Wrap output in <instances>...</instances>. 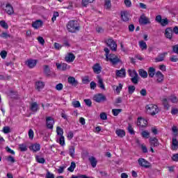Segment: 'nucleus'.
Returning a JSON list of instances; mask_svg holds the SVG:
<instances>
[{"label": "nucleus", "mask_w": 178, "mask_h": 178, "mask_svg": "<svg viewBox=\"0 0 178 178\" xmlns=\"http://www.w3.org/2000/svg\"><path fill=\"white\" fill-rule=\"evenodd\" d=\"M67 29L70 33H76V31H79V27L77 21H70L67 24Z\"/></svg>", "instance_id": "nucleus-1"}, {"label": "nucleus", "mask_w": 178, "mask_h": 178, "mask_svg": "<svg viewBox=\"0 0 178 178\" xmlns=\"http://www.w3.org/2000/svg\"><path fill=\"white\" fill-rule=\"evenodd\" d=\"M145 109L147 113H149L152 116H155L156 113L159 112V108H158V106L155 104H148L145 106Z\"/></svg>", "instance_id": "nucleus-2"}, {"label": "nucleus", "mask_w": 178, "mask_h": 178, "mask_svg": "<svg viewBox=\"0 0 178 178\" xmlns=\"http://www.w3.org/2000/svg\"><path fill=\"white\" fill-rule=\"evenodd\" d=\"M155 20L157 23L161 24L162 27H165L169 24V19H168V18L162 19V15H161L156 16Z\"/></svg>", "instance_id": "nucleus-3"}, {"label": "nucleus", "mask_w": 178, "mask_h": 178, "mask_svg": "<svg viewBox=\"0 0 178 178\" xmlns=\"http://www.w3.org/2000/svg\"><path fill=\"white\" fill-rule=\"evenodd\" d=\"M138 163L140 165V166H142V168H145V169H149V168H152L151 163L148 162V161L143 158L138 159Z\"/></svg>", "instance_id": "nucleus-4"}, {"label": "nucleus", "mask_w": 178, "mask_h": 178, "mask_svg": "<svg viewBox=\"0 0 178 178\" xmlns=\"http://www.w3.org/2000/svg\"><path fill=\"white\" fill-rule=\"evenodd\" d=\"M93 99L94 101H95V102H98L99 104H101V102H105V101H106V97L103 94L99 93V94L95 95L93 97Z\"/></svg>", "instance_id": "nucleus-5"}, {"label": "nucleus", "mask_w": 178, "mask_h": 178, "mask_svg": "<svg viewBox=\"0 0 178 178\" xmlns=\"http://www.w3.org/2000/svg\"><path fill=\"white\" fill-rule=\"evenodd\" d=\"M106 44L111 48V51H116L118 49V44H116V42L113 39H108L106 41Z\"/></svg>", "instance_id": "nucleus-6"}, {"label": "nucleus", "mask_w": 178, "mask_h": 178, "mask_svg": "<svg viewBox=\"0 0 178 178\" xmlns=\"http://www.w3.org/2000/svg\"><path fill=\"white\" fill-rule=\"evenodd\" d=\"M3 9L6 12V13H7V15H9L10 16H12V15H15V10L13 9V6H12L10 3H7L6 7Z\"/></svg>", "instance_id": "nucleus-7"}, {"label": "nucleus", "mask_w": 178, "mask_h": 178, "mask_svg": "<svg viewBox=\"0 0 178 178\" xmlns=\"http://www.w3.org/2000/svg\"><path fill=\"white\" fill-rule=\"evenodd\" d=\"M56 66L58 70H62V72H65V71L67 70V69L70 68V67L65 63H56Z\"/></svg>", "instance_id": "nucleus-8"}, {"label": "nucleus", "mask_w": 178, "mask_h": 178, "mask_svg": "<svg viewBox=\"0 0 178 178\" xmlns=\"http://www.w3.org/2000/svg\"><path fill=\"white\" fill-rule=\"evenodd\" d=\"M46 122L47 127L50 130H52V129H54V124H55V120H54V118H52V117H47Z\"/></svg>", "instance_id": "nucleus-9"}, {"label": "nucleus", "mask_w": 178, "mask_h": 178, "mask_svg": "<svg viewBox=\"0 0 178 178\" xmlns=\"http://www.w3.org/2000/svg\"><path fill=\"white\" fill-rule=\"evenodd\" d=\"M139 23L145 26L146 24H149V23H151V21H149V19L145 16V15L143 14L139 18Z\"/></svg>", "instance_id": "nucleus-10"}, {"label": "nucleus", "mask_w": 178, "mask_h": 178, "mask_svg": "<svg viewBox=\"0 0 178 178\" xmlns=\"http://www.w3.org/2000/svg\"><path fill=\"white\" fill-rule=\"evenodd\" d=\"M74 59H76V56L72 53L67 54L65 57V60L67 63H72V62L74 61Z\"/></svg>", "instance_id": "nucleus-11"}, {"label": "nucleus", "mask_w": 178, "mask_h": 178, "mask_svg": "<svg viewBox=\"0 0 178 178\" xmlns=\"http://www.w3.org/2000/svg\"><path fill=\"white\" fill-rule=\"evenodd\" d=\"M115 76L117 77L124 78L126 77V70L124 68H122L121 70H117L115 71Z\"/></svg>", "instance_id": "nucleus-12"}, {"label": "nucleus", "mask_w": 178, "mask_h": 178, "mask_svg": "<svg viewBox=\"0 0 178 178\" xmlns=\"http://www.w3.org/2000/svg\"><path fill=\"white\" fill-rule=\"evenodd\" d=\"M42 24H44L42 20L38 19L32 23V27H33V29H35V30H38V29H40V27H42Z\"/></svg>", "instance_id": "nucleus-13"}, {"label": "nucleus", "mask_w": 178, "mask_h": 178, "mask_svg": "<svg viewBox=\"0 0 178 178\" xmlns=\"http://www.w3.org/2000/svg\"><path fill=\"white\" fill-rule=\"evenodd\" d=\"M149 142L151 147H159V140L156 138H149Z\"/></svg>", "instance_id": "nucleus-14"}, {"label": "nucleus", "mask_w": 178, "mask_h": 178, "mask_svg": "<svg viewBox=\"0 0 178 178\" xmlns=\"http://www.w3.org/2000/svg\"><path fill=\"white\" fill-rule=\"evenodd\" d=\"M97 83H98V87L101 88V90H105V85L104 84V79L101 77V75H97Z\"/></svg>", "instance_id": "nucleus-15"}, {"label": "nucleus", "mask_w": 178, "mask_h": 178, "mask_svg": "<svg viewBox=\"0 0 178 178\" xmlns=\"http://www.w3.org/2000/svg\"><path fill=\"white\" fill-rule=\"evenodd\" d=\"M67 81L69 84H71V86H73L74 87H76V86L79 84V82L76 80V78L73 76L68 77Z\"/></svg>", "instance_id": "nucleus-16"}, {"label": "nucleus", "mask_w": 178, "mask_h": 178, "mask_svg": "<svg viewBox=\"0 0 178 178\" xmlns=\"http://www.w3.org/2000/svg\"><path fill=\"white\" fill-rule=\"evenodd\" d=\"M165 35L166 38H168V40H172V37L173 35V30H172V28H167L165 29Z\"/></svg>", "instance_id": "nucleus-17"}, {"label": "nucleus", "mask_w": 178, "mask_h": 178, "mask_svg": "<svg viewBox=\"0 0 178 178\" xmlns=\"http://www.w3.org/2000/svg\"><path fill=\"white\" fill-rule=\"evenodd\" d=\"M168 55V52H164L159 54L157 58H155V62H163L165 60V56Z\"/></svg>", "instance_id": "nucleus-18"}, {"label": "nucleus", "mask_w": 178, "mask_h": 178, "mask_svg": "<svg viewBox=\"0 0 178 178\" xmlns=\"http://www.w3.org/2000/svg\"><path fill=\"white\" fill-rule=\"evenodd\" d=\"M88 161L90 163V165L93 168L97 167V163H98V161H97V159L94 156H91L90 157L88 158Z\"/></svg>", "instance_id": "nucleus-19"}, {"label": "nucleus", "mask_w": 178, "mask_h": 178, "mask_svg": "<svg viewBox=\"0 0 178 178\" xmlns=\"http://www.w3.org/2000/svg\"><path fill=\"white\" fill-rule=\"evenodd\" d=\"M38 104H37V102H33L31 104L30 110L31 112L35 113L36 112H38Z\"/></svg>", "instance_id": "nucleus-20"}, {"label": "nucleus", "mask_w": 178, "mask_h": 178, "mask_svg": "<svg viewBox=\"0 0 178 178\" xmlns=\"http://www.w3.org/2000/svg\"><path fill=\"white\" fill-rule=\"evenodd\" d=\"M36 65H37L36 60H28L26 61V66H28V67H30V69H33V67H35Z\"/></svg>", "instance_id": "nucleus-21"}, {"label": "nucleus", "mask_w": 178, "mask_h": 178, "mask_svg": "<svg viewBox=\"0 0 178 178\" xmlns=\"http://www.w3.org/2000/svg\"><path fill=\"white\" fill-rule=\"evenodd\" d=\"M106 59V60H109L113 65H118V63H120V62H122L119 57H115V58H109V57H108V58Z\"/></svg>", "instance_id": "nucleus-22"}, {"label": "nucleus", "mask_w": 178, "mask_h": 178, "mask_svg": "<svg viewBox=\"0 0 178 178\" xmlns=\"http://www.w3.org/2000/svg\"><path fill=\"white\" fill-rule=\"evenodd\" d=\"M92 69L95 73H96L97 74H99V73H101L102 67H101V65H99V63H96L93 65Z\"/></svg>", "instance_id": "nucleus-23"}, {"label": "nucleus", "mask_w": 178, "mask_h": 178, "mask_svg": "<svg viewBox=\"0 0 178 178\" xmlns=\"http://www.w3.org/2000/svg\"><path fill=\"white\" fill-rule=\"evenodd\" d=\"M121 19L123 22H129V13L127 11H122Z\"/></svg>", "instance_id": "nucleus-24"}, {"label": "nucleus", "mask_w": 178, "mask_h": 178, "mask_svg": "<svg viewBox=\"0 0 178 178\" xmlns=\"http://www.w3.org/2000/svg\"><path fill=\"white\" fill-rule=\"evenodd\" d=\"M30 149H33V152H37L41 149V145L38 143H35L30 147Z\"/></svg>", "instance_id": "nucleus-25"}, {"label": "nucleus", "mask_w": 178, "mask_h": 178, "mask_svg": "<svg viewBox=\"0 0 178 178\" xmlns=\"http://www.w3.org/2000/svg\"><path fill=\"white\" fill-rule=\"evenodd\" d=\"M156 77L157 78L158 83H162L163 81V74L161 71H158L156 73Z\"/></svg>", "instance_id": "nucleus-26"}, {"label": "nucleus", "mask_w": 178, "mask_h": 178, "mask_svg": "<svg viewBox=\"0 0 178 178\" xmlns=\"http://www.w3.org/2000/svg\"><path fill=\"white\" fill-rule=\"evenodd\" d=\"M138 73L139 76H140V77H142L143 79H147L148 77V73L147 72V71L143 69L139 70Z\"/></svg>", "instance_id": "nucleus-27"}, {"label": "nucleus", "mask_w": 178, "mask_h": 178, "mask_svg": "<svg viewBox=\"0 0 178 178\" xmlns=\"http://www.w3.org/2000/svg\"><path fill=\"white\" fill-rule=\"evenodd\" d=\"M162 104L164 106L165 109H167V111H169V108H170V106L169 105V102H168V99L163 98L161 100Z\"/></svg>", "instance_id": "nucleus-28"}, {"label": "nucleus", "mask_w": 178, "mask_h": 178, "mask_svg": "<svg viewBox=\"0 0 178 178\" xmlns=\"http://www.w3.org/2000/svg\"><path fill=\"white\" fill-rule=\"evenodd\" d=\"M115 134H117L118 137H121V138H122V137L126 136V132L123 129H117L115 131Z\"/></svg>", "instance_id": "nucleus-29"}, {"label": "nucleus", "mask_w": 178, "mask_h": 178, "mask_svg": "<svg viewBox=\"0 0 178 178\" xmlns=\"http://www.w3.org/2000/svg\"><path fill=\"white\" fill-rule=\"evenodd\" d=\"M168 100L172 102V104H177L178 99L175 95H171L168 97Z\"/></svg>", "instance_id": "nucleus-30"}, {"label": "nucleus", "mask_w": 178, "mask_h": 178, "mask_svg": "<svg viewBox=\"0 0 178 178\" xmlns=\"http://www.w3.org/2000/svg\"><path fill=\"white\" fill-rule=\"evenodd\" d=\"M104 8L107 10H109V9L112 8V3L111 2V0H104Z\"/></svg>", "instance_id": "nucleus-31"}, {"label": "nucleus", "mask_w": 178, "mask_h": 178, "mask_svg": "<svg viewBox=\"0 0 178 178\" xmlns=\"http://www.w3.org/2000/svg\"><path fill=\"white\" fill-rule=\"evenodd\" d=\"M1 38H4V40H8V38L13 39V36L10 34L8 33L7 32H2L1 33Z\"/></svg>", "instance_id": "nucleus-32"}, {"label": "nucleus", "mask_w": 178, "mask_h": 178, "mask_svg": "<svg viewBox=\"0 0 178 178\" xmlns=\"http://www.w3.org/2000/svg\"><path fill=\"white\" fill-rule=\"evenodd\" d=\"M142 122H145V125H147V123H148L146 120H145L141 117H139L138 118V120H137V126H141L142 127H144V125L141 124Z\"/></svg>", "instance_id": "nucleus-33"}, {"label": "nucleus", "mask_w": 178, "mask_h": 178, "mask_svg": "<svg viewBox=\"0 0 178 178\" xmlns=\"http://www.w3.org/2000/svg\"><path fill=\"white\" fill-rule=\"evenodd\" d=\"M35 86H36V89L38 90V91H40V90H42V88H44V86H45V84L42 81H38L36 82Z\"/></svg>", "instance_id": "nucleus-34"}, {"label": "nucleus", "mask_w": 178, "mask_h": 178, "mask_svg": "<svg viewBox=\"0 0 178 178\" xmlns=\"http://www.w3.org/2000/svg\"><path fill=\"white\" fill-rule=\"evenodd\" d=\"M139 47L142 51H144V49H147V43L144 40H141L139 42Z\"/></svg>", "instance_id": "nucleus-35"}, {"label": "nucleus", "mask_w": 178, "mask_h": 178, "mask_svg": "<svg viewBox=\"0 0 178 178\" xmlns=\"http://www.w3.org/2000/svg\"><path fill=\"white\" fill-rule=\"evenodd\" d=\"M6 160L7 162H10V163H15V162H16V160L15 159V157H13V156H6Z\"/></svg>", "instance_id": "nucleus-36"}, {"label": "nucleus", "mask_w": 178, "mask_h": 178, "mask_svg": "<svg viewBox=\"0 0 178 178\" xmlns=\"http://www.w3.org/2000/svg\"><path fill=\"white\" fill-rule=\"evenodd\" d=\"M149 77H154L155 76V68L149 67L148 71Z\"/></svg>", "instance_id": "nucleus-37"}, {"label": "nucleus", "mask_w": 178, "mask_h": 178, "mask_svg": "<svg viewBox=\"0 0 178 178\" xmlns=\"http://www.w3.org/2000/svg\"><path fill=\"white\" fill-rule=\"evenodd\" d=\"M8 97L13 98L14 99L17 98V92H15L13 90L10 91L8 93Z\"/></svg>", "instance_id": "nucleus-38"}, {"label": "nucleus", "mask_w": 178, "mask_h": 178, "mask_svg": "<svg viewBox=\"0 0 178 178\" xmlns=\"http://www.w3.org/2000/svg\"><path fill=\"white\" fill-rule=\"evenodd\" d=\"M128 73L129 74V76L131 77V79L133 77H136V76H138V74L137 73V72L136 70H128Z\"/></svg>", "instance_id": "nucleus-39"}, {"label": "nucleus", "mask_w": 178, "mask_h": 178, "mask_svg": "<svg viewBox=\"0 0 178 178\" xmlns=\"http://www.w3.org/2000/svg\"><path fill=\"white\" fill-rule=\"evenodd\" d=\"M95 0H82L81 4L85 8H87V6L88 3H92Z\"/></svg>", "instance_id": "nucleus-40"}, {"label": "nucleus", "mask_w": 178, "mask_h": 178, "mask_svg": "<svg viewBox=\"0 0 178 178\" xmlns=\"http://www.w3.org/2000/svg\"><path fill=\"white\" fill-rule=\"evenodd\" d=\"M74 169H76V163H74V161H72L70 166L67 168V170L69 172H74Z\"/></svg>", "instance_id": "nucleus-41"}, {"label": "nucleus", "mask_w": 178, "mask_h": 178, "mask_svg": "<svg viewBox=\"0 0 178 178\" xmlns=\"http://www.w3.org/2000/svg\"><path fill=\"white\" fill-rule=\"evenodd\" d=\"M172 145L174 147L173 149H177L178 148V141L176 137L172 138Z\"/></svg>", "instance_id": "nucleus-42"}, {"label": "nucleus", "mask_w": 178, "mask_h": 178, "mask_svg": "<svg viewBox=\"0 0 178 178\" xmlns=\"http://www.w3.org/2000/svg\"><path fill=\"white\" fill-rule=\"evenodd\" d=\"M140 79V76L138 75H136V76H134L131 78V81L133 83V84H138V79Z\"/></svg>", "instance_id": "nucleus-43"}, {"label": "nucleus", "mask_w": 178, "mask_h": 178, "mask_svg": "<svg viewBox=\"0 0 178 178\" xmlns=\"http://www.w3.org/2000/svg\"><path fill=\"white\" fill-rule=\"evenodd\" d=\"M19 148L22 152H25V151H27V145L24 143L19 145Z\"/></svg>", "instance_id": "nucleus-44"}, {"label": "nucleus", "mask_w": 178, "mask_h": 178, "mask_svg": "<svg viewBox=\"0 0 178 178\" xmlns=\"http://www.w3.org/2000/svg\"><path fill=\"white\" fill-rule=\"evenodd\" d=\"M44 72L46 76H49L51 74V70L49 69V65H44Z\"/></svg>", "instance_id": "nucleus-45"}, {"label": "nucleus", "mask_w": 178, "mask_h": 178, "mask_svg": "<svg viewBox=\"0 0 178 178\" xmlns=\"http://www.w3.org/2000/svg\"><path fill=\"white\" fill-rule=\"evenodd\" d=\"M122 111V108H113L112 110V113L114 116H118V115H119Z\"/></svg>", "instance_id": "nucleus-46"}, {"label": "nucleus", "mask_w": 178, "mask_h": 178, "mask_svg": "<svg viewBox=\"0 0 178 178\" xmlns=\"http://www.w3.org/2000/svg\"><path fill=\"white\" fill-rule=\"evenodd\" d=\"M136 91V86H128V92L130 95L133 94Z\"/></svg>", "instance_id": "nucleus-47"}, {"label": "nucleus", "mask_w": 178, "mask_h": 178, "mask_svg": "<svg viewBox=\"0 0 178 178\" xmlns=\"http://www.w3.org/2000/svg\"><path fill=\"white\" fill-rule=\"evenodd\" d=\"M56 133L58 136H60V137L63 136V129L60 127H56Z\"/></svg>", "instance_id": "nucleus-48"}, {"label": "nucleus", "mask_w": 178, "mask_h": 178, "mask_svg": "<svg viewBox=\"0 0 178 178\" xmlns=\"http://www.w3.org/2000/svg\"><path fill=\"white\" fill-rule=\"evenodd\" d=\"M1 26L5 30H8V29H9V25H8V23H6L5 20L1 21Z\"/></svg>", "instance_id": "nucleus-49"}, {"label": "nucleus", "mask_w": 178, "mask_h": 178, "mask_svg": "<svg viewBox=\"0 0 178 178\" xmlns=\"http://www.w3.org/2000/svg\"><path fill=\"white\" fill-rule=\"evenodd\" d=\"M35 159L38 163H45V159L40 156H36Z\"/></svg>", "instance_id": "nucleus-50"}, {"label": "nucleus", "mask_w": 178, "mask_h": 178, "mask_svg": "<svg viewBox=\"0 0 178 178\" xmlns=\"http://www.w3.org/2000/svg\"><path fill=\"white\" fill-rule=\"evenodd\" d=\"M127 130L129 133H130L132 136L136 134V132H134V129H133V127L130 124H128Z\"/></svg>", "instance_id": "nucleus-51"}, {"label": "nucleus", "mask_w": 178, "mask_h": 178, "mask_svg": "<svg viewBox=\"0 0 178 178\" xmlns=\"http://www.w3.org/2000/svg\"><path fill=\"white\" fill-rule=\"evenodd\" d=\"M69 154L72 158L74 156V146H70L69 148Z\"/></svg>", "instance_id": "nucleus-52"}, {"label": "nucleus", "mask_w": 178, "mask_h": 178, "mask_svg": "<svg viewBox=\"0 0 178 178\" xmlns=\"http://www.w3.org/2000/svg\"><path fill=\"white\" fill-rule=\"evenodd\" d=\"M57 143L60 144L62 147L65 145V136H60V138L58 140H57Z\"/></svg>", "instance_id": "nucleus-53"}, {"label": "nucleus", "mask_w": 178, "mask_h": 178, "mask_svg": "<svg viewBox=\"0 0 178 178\" xmlns=\"http://www.w3.org/2000/svg\"><path fill=\"white\" fill-rule=\"evenodd\" d=\"M141 136L143 138H149V132L147 131H143L141 133Z\"/></svg>", "instance_id": "nucleus-54"}, {"label": "nucleus", "mask_w": 178, "mask_h": 178, "mask_svg": "<svg viewBox=\"0 0 178 178\" xmlns=\"http://www.w3.org/2000/svg\"><path fill=\"white\" fill-rule=\"evenodd\" d=\"M2 131L4 134H8V133H10V127L8 126L3 127Z\"/></svg>", "instance_id": "nucleus-55"}, {"label": "nucleus", "mask_w": 178, "mask_h": 178, "mask_svg": "<svg viewBox=\"0 0 178 178\" xmlns=\"http://www.w3.org/2000/svg\"><path fill=\"white\" fill-rule=\"evenodd\" d=\"M8 56V51L3 50L1 51V58L2 59H6V57Z\"/></svg>", "instance_id": "nucleus-56"}, {"label": "nucleus", "mask_w": 178, "mask_h": 178, "mask_svg": "<svg viewBox=\"0 0 178 178\" xmlns=\"http://www.w3.org/2000/svg\"><path fill=\"white\" fill-rule=\"evenodd\" d=\"M72 106H74V108H80V106H81V104L79 101H74L72 102Z\"/></svg>", "instance_id": "nucleus-57"}, {"label": "nucleus", "mask_w": 178, "mask_h": 178, "mask_svg": "<svg viewBox=\"0 0 178 178\" xmlns=\"http://www.w3.org/2000/svg\"><path fill=\"white\" fill-rule=\"evenodd\" d=\"M56 90H57V91H62V90H63V84L62 83H58L56 86Z\"/></svg>", "instance_id": "nucleus-58"}, {"label": "nucleus", "mask_w": 178, "mask_h": 178, "mask_svg": "<svg viewBox=\"0 0 178 178\" xmlns=\"http://www.w3.org/2000/svg\"><path fill=\"white\" fill-rule=\"evenodd\" d=\"M100 119H102V120H106L108 119V115L106 113H100Z\"/></svg>", "instance_id": "nucleus-59"}, {"label": "nucleus", "mask_w": 178, "mask_h": 178, "mask_svg": "<svg viewBox=\"0 0 178 178\" xmlns=\"http://www.w3.org/2000/svg\"><path fill=\"white\" fill-rule=\"evenodd\" d=\"M29 137L31 140H33V138H34V131H33V129H29Z\"/></svg>", "instance_id": "nucleus-60"}, {"label": "nucleus", "mask_w": 178, "mask_h": 178, "mask_svg": "<svg viewBox=\"0 0 178 178\" xmlns=\"http://www.w3.org/2000/svg\"><path fill=\"white\" fill-rule=\"evenodd\" d=\"M84 102L86 104V105H87V106H91V105H92V102H91V99H84Z\"/></svg>", "instance_id": "nucleus-61"}, {"label": "nucleus", "mask_w": 178, "mask_h": 178, "mask_svg": "<svg viewBox=\"0 0 178 178\" xmlns=\"http://www.w3.org/2000/svg\"><path fill=\"white\" fill-rule=\"evenodd\" d=\"M59 17V13L58 12H54L53 17L51 18L52 22H55L56 20V17Z\"/></svg>", "instance_id": "nucleus-62"}, {"label": "nucleus", "mask_w": 178, "mask_h": 178, "mask_svg": "<svg viewBox=\"0 0 178 178\" xmlns=\"http://www.w3.org/2000/svg\"><path fill=\"white\" fill-rule=\"evenodd\" d=\"M172 52H174V54H177L178 55V44L172 46Z\"/></svg>", "instance_id": "nucleus-63"}, {"label": "nucleus", "mask_w": 178, "mask_h": 178, "mask_svg": "<svg viewBox=\"0 0 178 178\" xmlns=\"http://www.w3.org/2000/svg\"><path fill=\"white\" fill-rule=\"evenodd\" d=\"M170 60L171 62H178L177 56H172L170 58Z\"/></svg>", "instance_id": "nucleus-64"}]
</instances>
